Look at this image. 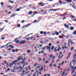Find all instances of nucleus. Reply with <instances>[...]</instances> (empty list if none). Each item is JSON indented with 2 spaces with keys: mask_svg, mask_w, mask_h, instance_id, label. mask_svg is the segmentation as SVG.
Listing matches in <instances>:
<instances>
[{
  "mask_svg": "<svg viewBox=\"0 0 76 76\" xmlns=\"http://www.w3.org/2000/svg\"><path fill=\"white\" fill-rule=\"evenodd\" d=\"M26 41L25 40H22L20 42V44H23Z\"/></svg>",
  "mask_w": 76,
  "mask_h": 76,
  "instance_id": "1",
  "label": "nucleus"
},
{
  "mask_svg": "<svg viewBox=\"0 0 76 76\" xmlns=\"http://www.w3.org/2000/svg\"><path fill=\"white\" fill-rule=\"evenodd\" d=\"M64 26H65V28H69V25H67L66 24H64Z\"/></svg>",
  "mask_w": 76,
  "mask_h": 76,
  "instance_id": "2",
  "label": "nucleus"
},
{
  "mask_svg": "<svg viewBox=\"0 0 76 76\" xmlns=\"http://www.w3.org/2000/svg\"><path fill=\"white\" fill-rule=\"evenodd\" d=\"M18 61L17 60H15L14 61H13V64H16V63H17V62H18Z\"/></svg>",
  "mask_w": 76,
  "mask_h": 76,
  "instance_id": "3",
  "label": "nucleus"
},
{
  "mask_svg": "<svg viewBox=\"0 0 76 76\" xmlns=\"http://www.w3.org/2000/svg\"><path fill=\"white\" fill-rule=\"evenodd\" d=\"M13 63H10V67H12L13 65Z\"/></svg>",
  "mask_w": 76,
  "mask_h": 76,
  "instance_id": "4",
  "label": "nucleus"
},
{
  "mask_svg": "<svg viewBox=\"0 0 76 76\" xmlns=\"http://www.w3.org/2000/svg\"><path fill=\"white\" fill-rule=\"evenodd\" d=\"M31 25V23L28 24V25H26L24 26V27L25 28H27V27H28V26H29L30 25Z\"/></svg>",
  "mask_w": 76,
  "mask_h": 76,
  "instance_id": "5",
  "label": "nucleus"
},
{
  "mask_svg": "<svg viewBox=\"0 0 76 76\" xmlns=\"http://www.w3.org/2000/svg\"><path fill=\"white\" fill-rule=\"evenodd\" d=\"M50 48H51L50 46H49L47 45V46L46 50H49V49H50Z\"/></svg>",
  "mask_w": 76,
  "mask_h": 76,
  "instance_id": "6",
  "label": "nucleus"
},
{
  "mask_svg": "<svg viewBox=\"0 0 76 76\" xmlns=\"http://www.w3.org/2000/svg\"><path fill=\"white\" fill-rule=\"evenodd\" d=\"M21 57H22V56H20L18 58V59L17 60V61H20L21 59Z\"/></svg>",
  "mask_w": 76,
  "mask_h": 76,
  "instance_id": "7",
  "label": "nucleus"
},
{
  "mask_svg": "<svg viewBox=\"0 0 76 76\" xmlns=\"http://www.w3.org/2000/svg\"><path fill=\"white\" fill-rule=\"evenodd\" d=\"M59 9H57L55 10L53 9L51 10V11H57V10H59Z\"/></svg>",
  "mask_w": 76,
  "mask_h": 76,
  "instance_id": "8",
  "label": "nucleus"
},
{
  "mask_svg": "<svg viewBox=\"0 0 76 76\" xmlns=\"http://www.w3.org/2000/svg\"><path fill=\"white\" fill-rule=\"evenodd\" d=\"M49 56L50 57V58L51 59V58H53V54H51L50 56Z\"/></svg>",
  "mask_w": 76,
  "mask_h": 76,
  "instance_id": "9",
  "label": "nucleus"
},
{
  "mask_svg": "<svg viewBox=\"0 0 76 76\" xmlns=\"http://www.w3.org/2000/svg\"><path fill=\"white\" fill-rule=\"evenodd\" d=\"M44 69L43 67H41V68L39 70V71H41V72H42V70Z\"/></svg>",
  "mask_w": 76,
  "mask_h": 76,
  "instance_id": "10",
  "label": "nucleus"
},
{
  "mask_svg": "<svg viewBox=\"0 0 76 76\" xmlns=\"http://www.w3.org/2000/svg\"><path fill=\"white\" fill-rule=\"evenodd\" d=\"M28 15H32V11H30V12H29L28 13Z\"/></svg>",
  "mask_w": 76,
  "mask_h": 76,
  "instance_id": "11",
  "label": "nucleus"
},
{
  "mask_svg": "<svg viewBox=\"0 0 76 76\" xmlns=\"http://www.w3.org/2000/svg\"><path fill=\"white\" fill-rule=\"evenodd\" d=\"M70 29L71 31H73V30L74 29V27H71L70 28Z\"/></svg>",
  "mask_w": 76,
  "mask_h": 76,
  "instance_id": "12",
  "label": "nucleus"
},
{
  "mask_svg": "<svg viewBox=\"0 0 76 76\" xmlns=\"http://www.w3.org/2000/svg\"><path fill=\"white\" fill-rule=\"evenodd\" d=\"M55 34L56 35H58V34H59L58 32H57V31H55Z\"/></svg>",
  "mask_w": 76,
  "mask_h": 76,
  "instance_id": "13",
  "label": "nucleus"
},
{
  "mask_svg": "<svg viewBox=\"0 0 76 76\" xmlns=\"http://www.w3.org/2000/svg\"><path fill=\"white\" fill-rule=\"evenodd\" d=\"M49 66L50 67H52V66H53V64H52V63H51V64H50Z\"/></svg>",
  "mask_w": 76,
  "mask_h": 76,
  "instance_id": "14",
  "label": "nucleus"
},
{
  "mask_svg": "<svg viewBox=\"0 0 76 76\" xmlns=\"http://www.w3.org/2000/svg\"><path fill=\"white\" fill-rule=\"evenodd\" d=\"M70 17H71V18H75V16L72 15H70Z\"/></svg>",
  "mask_w": 76,
  "mask_h": 76,
  "instance_id": "15",
  "label": "nucleus"
},
{
  "mask_svg": "<svg viewBox=\"0 0 76 76\" xmlns=\"http://www.w3.org/2000/svg\"><path fill=\"white\" fill-rule=\"evenodd\" d=\"M38 65V63H36L35 64H34V66L36 67Z\"/></svg>",
  "mask_w": 76,
  "mask_h": 76,
  "instance_id": "16",
  "label": "nucleus"
},
{
  "mask_svg": "<svg viewBox=\"0 0 76 76\" xmlns=\"http://www.w3.org/2000/svg\"><path fill=\"white\" fill-rule=\"evenodd\" d=\"M10 70V68H9L7 69V70L6 71V72H7L8 71H9V70Z\"/></svg>",
  "mask_w": 76,
  "mask_h": 76,
  "instance_id": "17",
  "label": "nucleus"
},
{
  "mask_svg": "<svg viewBox=\"0 0 76 76\" xmlns=\"http://www.w3.org/2000/svg\"><path fill=\"white\" fill-rule=\"evenodd\" d=\"M27 53H31V50H28L27 51Z\"/></svg>",
  "mask_w": 76,
  "mask_h": 76,
  "instance_id": "18",
  "label": "nucleus"
},
{
  "mask_svg": "<svg viewBox=\"0 0 76 76\" xmlns=\"http://www.w3.org/2000/svg\"><path fill=\"white\" fill-rule=\"evenodd\" d=\"M73 34V35H76V30L74 32Z\"/></svg>",
  "mask_w": 76,
  "mask_h": 76,
  "instance_id": "19",
  "label": "nucleus"
},
{
  "mask_svg": "<svg viewBox=\"0 0 76 76\" xmlns=\"http://www.w3.org/2000/svg\"><path fill=\"white\" fill-rule=\"evenodd\" d=\"M24 62H25V61H24V60H23V61L21 62H20V64H23V63H24Z\"/></svg>",
  "mask_w": 76,
  "mask_h": 76,
  "instance_id": "20",
  "label": "nucleus"
},
{
  "mask_svg": "<svg viewBox=\"0 0 76 76\" xmlns=\"http://www.w3.org/2000/svg\"><path fill=\"white\" fill-rule=\"evenodd\" d=\"M20 66H19V67H18L16 68V69H17V70H19V69H20Z\"/></svg>",
  "mask_w": 76,
  "mask_h": 76,
  "instance_id": "21",
  "label": "nucleus"
},
{
  "mask_svg": "<svg viewBox=\"0 0 76 76\" xmlns=\"http://www.w3.org/2000/svg\"><path fill=\"white\" fill-rule=\"evenodd\" d=\"M33 76H36V72H34L33 75Z\"/></svg>",
  "mask_w": 76,
  "mask_h": 76,
  "instance_id": "22",
  "label": "nucleus"
},
{
  "mask_svg": "<svg viewBox=\"0 0 76 76\" xmlns=\"http://www.w3.org/2000/svg\"><path fill=\"white\" fill-rule=\"evenodd\" d=\"M75 69H74V70H73L72 72H71V74H73L74 72H75Z\"/></svg>",
  "mask_w": 76,
  "mask_h": 76,
  "instance_id": "23",
  "label": "nucleus"
},
{
  "mask_svg": "<svg viewBox=\"0 0 76 76\" xmlns=\"http://www.w3.org/2000/svg\"><path fill=\"white\" fill-rule=\"evenodd\" d=\"M40 43L41 44H44V42H43V41H42L40 42Z\"/></svg>",
  "mask_w": 76,
  "mask_h": 76,
  "instance_id": "24",
  "label": "nucleus"
},
{
  "mask_svg": "<svg viewBox=\"0 0 76 76\" xmlns=\"http://www.w3.org/2000/svg\"><path fill=\"white\" fill-rule=\"evenodd\" d=\"M40 33L42 35V34H43V31H41L40 32Z\"/></svg>",
  "mask_w": 76,
  "mask_h": 76,
  "instance_id": "25",
  "label": "nucleus"
},
{
  "mask_svg": "<svg viewBox=\"0 0 76 76\" xmlns=\"http://www.w3.org/2000/svg\"><path fill=\"white\" fill-rule=\"evenodd\" d=\"M72 0H67V2H71Z\"/></svg>",
  "mask_w": 76,
  "mask_h": 76,
  "instance_id": "26",
  "label": "nucleus"
},
{
  "mask_svg": "<svg viewBox=\"0 0 76 76\" xmlns=\"http://www.w3.org/2000/svg\"><path fill=\"white\" fill-rule=\"evenodd\" d=\"M39 60L38 61V62H39L41 60H42L41 58H39Z\"/></svg>",
  "mask_w": 76,
  "mask_h": 76,
  "instance_id": "27",
  "label": "nucleus"
},
{
  "mask_svg": "<svg viewBox=\"0 0 76 76\" xmlns=\"http://www.w3.org/2000/svg\"><path fill=\"white\" fill-rule=\"evenodd\" d=\"M54 46H52V47L51 48L52 50H53L54 49Z\"/></svg>",
  "mask_w": 76,
  "mask_h": 76,
  "instance_id": "28",
  "label": "nucleus"
},
{
  "mask_svg": "<svg viewBox=\"0 0 76 76\" xmlns=\"http://www.w3.org/2000/svg\"><path fill=\"white\" fill-rule=\"evenodd\" d=\"M72 54V53H70L69 54H68V56H69V57H70V54Z\"/></svg>",
  "mask_w": 76,
  "mask_h": 76,
  "instance_id": "29",
  "label": "nucleus"
},
{
  "mask_svg": "<svg viewBox=\"0 0 76 76\" xmlns=\"http://www.w3.org/2000/svg\"><path fill=\"white\" fill-rule=\"evenodd\" d=\"M3 5H4V3L2 2L1 3V6H3Z\"/></svg>",
  "mask_w": 76,
  "mask_h": 76,
  "instance_id": "30",
  "label": "nucleus"
},
{
  "mask_svg": "<svg viewBox=\"0 0 76 76\" xmlns=\"http://www.w3.org/2000/svg\"><path fill=\"white\" fill-rule=\"evenodd\" d=\"M72 7H73V8H74V9H76V7L74 6L73 5H72Z\"/></svg>",
  "mask_w": 76,
  "mask_h": 76,
  "instance_id": "31",
  "label": "nucleus"
},
{
  "mask_svg": "<svg viewBox=\"0 0 76 76\" xmlns=\"http://www.w3.org/2000/svg\"><path fill=\"white\" fill-rule=\"evenodd\" d=\"M46 48V47L45 46V47L43 48L42 49V50H44L45 49V48Z\"/></svg>",
  "mask_w": 76,
  "mask_h": 76,
  "instance_id": "32",
  "label": "nucleus"
},
{
  "mask_svg": "<svg viewBox=\"0 0 76 76\" xmlns=\"http://www.w3.org/2000/svg\"><path fill=\"white\" fill-rule=\"evenodd\" d=\"M11 44V43H8L6 45H5V47H6V46H7V45H9V44Z\"/></svg>",
  "mask_w": 76,
  "mask_h": 76,
  "instance_id": "33",
  "label": "nucleus"
},
{
  "mask_svg": "<svg viewBox=\"0 0 76 76\" xmlns=\"http://www.w3.org/2000/svg\"><path fill=\"white\" fill-rule=\"evenodd\" d=\"M20 10V9L18 8L17 10H16V11H17V12H18V11H19Z\"/></svg>",
  "mask_w": 76,
  "mask_h": 76,
  "instance_id": "34",
  "label": "nucleus"
},
{
  "mask_svg": "<svg viewBox=\"0 0 76 76\" xmlns=\"http://www.w3.org/2000/svg\"><path fill=\"white\" fill-rule=\"evenodd\" d=\"M49 47H51V43H50L49 44Z\"/></svg>",
  "mask_w": 76,
  "mask_h": 76,
  "instance_id": "35",
  "label": "nucleus"
},
{
  "mask_svg": "<svg viewBox=\"0 0 76 76\" xmlns=\"http://www.w3.org/2000/svg\"><path fill=\"white\" fill-rule=\"evenodd\" d=\"M30 38L29 37H28L27 39V41H28V40H29V39H30Z\"/></svg>",
  "mask_w": 76,
  "mask_h": 76,
  "instance_id": "36",
  "label": "nucleus"
},
{
  "mask_svg": "<svg viewBox=\"0 0 76 76\" xmlns=\"http://www.w3.org/2000/svg\"><path fill=\"white\" fill-rule=\"evenodd\" d=\"M68 43H70V39H69L68 40Z\"/></svg>",
  "mask_w": 76,
  "mask_h": 76,
  "instance_id": "37",
  "label": "nucleus"
},
{
  "mask_svg": "<svg viewBox=\"0 0 76 76\" xmlns=\"http://www.w3.org/2000/svg\"><path fill=\"white\" fill-rule=\"evenodd\" d=\"M69 65H70V67H72V61L70 62V64Z\"/></svg>",
  "mask_w": 76,
  "mask_h": 76,
  "instance_id": "38",
  "label": "nucleus"
},
{
  "mask_svg": "<svg viewBox=\"0 0 76 76\" xmlns=\"http://www.w3.org/2000/svg\"><path fill=\"white\" fill-rule=\"evenodd\" d=\"M41 53L42 54H43V53H44V50H42Z\"/></svg>",
  "mask_w": 76,
  "mask_h": 76,
  "instance_id": "39",
  "label": "nucleus"
},
{
  "mask_svg": "<svg viewBox=\"0 0 76 76\" xmlns=\"http://www.w3.org/2000/svg\"><path fill=\"white\" fill-rule=\"evenodd\" d=\"M24 22H25V20H22L21 21V23H24Z\"/></svg>",
  "mask_w": 76,
  "mask_h": 76,
  "instance_id": "40",
  "label": "nucleus"
},
{
  "mask_svg": "<svg viewBox=\"0 0 76 76\" xmlns=\"http://www.w3.org/2000/svg\"><path fill=\"white\" fill-rule=\"evenodd\" d=\"M63 14L64 15V16H66V15H67V14L66 13H64Z\"/></svg>",
  "mask_w": 76,
  "mask_h": 76,
  "instance_id": "41",
  "label": "nucleus"
},
{
  "mask_svg": "<svg viewBox=\"0 0 76 76\" xmlns=\"http://www.w3.org/2000/svg\"><path fill=\"white\" fill-rule=\"evenodd\" d=\"M59 2L60 4H62V1H59Z\"/></svg>",
  "mask_w": 76,
  "mask_h": 76,
  "instance_id": "42",
  "label": "nucleus"
},
{
  "mask_svg": "<svg viewBox=\"0 0 76 76\" xmlns=\"http://www.w3.org/2000/svg\"><path fill=\"white\" fill-rule=\"evenodd\" d=\"M18 51V49H15V51L16 52H17V51Z\"/></svg>",
  "mask_w": 76,
  "mask_h": 76,
  "instance_id": "43",
  "label": "nucleus"
},
{
  "mask_svg": "<svg viewBox=\"0 0 76 76\" xmlns=\"http://www.w3.org/2000/svg\"><path fill=\"white\" fill-rule=\"evenodd\" d=\"M28 68L29 69H31V67H30V66H29L28 67Z\"/></svg>",
  "mask_w": 76,
  "mask_h": 76,
  "instance_id": "44",
  "label": "nucleus"
},
{
  "mask_svg": "<svg viewBox=\"0 0 76 76\" xmlns=\"http://www.w3.org/2000/svg\"><path fill=\"white\" fill-rule=\"evenodd\" d=\"M42 4V3H39L38 4L39 5H41V4Z\"/></svg>",
  "mask_w": 76,
  "mask_h": 76,
  "instance_id": "45",
  "label": "nucleus"
},
{
  "mask_svg": "<svg viewBox=\"0 0 76 76\" xmlns=\"http://www.w3.org/2000/svg\"><path fill=\"white\" fill-rule=\"evenodd\" d=\"M20 24H18V28H20Z\"/></svg>",
  "mask_w": 76,
  "mask_h": 76,
  "instance_id": "46",
  "label": "nucleus"
},
{
  "mask_svg": "<svg viewBox=\"0 0 76 76\" xmlns=\"http://www.w3.org/2000/svg\"><path fill=\"white\" fill-rule=\"evenodd\" d=\"M19 42V40H18L16 42V43H17V44H18V43Z\"/></svg>",
  "mask_w": 76,
  "mask_h": 76,
  "instance_id": "47",
  "label": "nucleus"
},
{
  "mask_svg": "<svg viewBox=\"0 0 76 76\" xmlns=\"http://www.w3.org/2000/svg\"><path fill=\"white\" fill-rule=\"evenodd\" d=\"M70 43L71 44H75V42H73L72 41H71Z\"/></svg>",
  "mask_w": 76,
  "mask_h": 76,
  "instance_id": "48",
  "label": "nucleus"
},
{
  "mask_svg": "<svg viewBox=\"0 0 76 76\" xmlns=\"http://www.w3.org/2000/svg\"><path fill=\"white\" fill-rule=\"evenodd\" d=\"M45 63L47 64V63H48V61H45Z\"/></svg>",
  "mask_w": 76,
  "mask_h": 76,
  "instance_id": "49",
  "label": "nucleus"
},
{
  "mask_svg": "<svg viewBox=\"0 0 76 76\" xmlns=\"http://www.w3.org/2000/svg\"><path fill=\"white\" fill-rule=\"evenodd\" d=\"M44 34L45 35H46V31H44Z\"/></svg>",
  "mask_w": 76,
  "mask_h": 76,
  "instance_id": "50",
  "label": "nucleus"
},
{
  "mask_svg": "<svg viewBox=\"0 0 76 76\" xmlns=\"http://www.w3.org/2000/svg\"><path fill=\"white\" fill-rule=\"evenodd\" d=\"M29 72H30L29 71H28V72H26V74H28V73Z\"/></svg>",
  "mask_w": 76,
  "mask_h": 76,
  "instance_id": "51",
  "label": "nucleus"
},
{
  "mask_svg": "<svg viewBox=\"0 0 76 76\" xmlns=\"http://www.w3.org/2000/svg\"><path fill=\"white\" fill-rule=\"evenodd\" d=\"M34 13L35 14H38V12H37V11H35Z\"/></svg>",
  "mask_w": 76,
  "mask_h": 76,
  "instance_id": "52",
  "label": "nucleus"
},
{
  "mask_svg": "<svg viewBox=\"0 0 76 76\" xmlns=\"http://www.w3.org/2000/svg\"><path fill=\"white\" fill-rule=\"evenodd\" d=\"M45 58H43V61H45Z\"/></svg>",
  "mask_w": 76,
  "mask_h": 76,
  "instance_id": "53",
  "label": "nucleus"
},
{
  "mask_svg": "<svg viewBox=\"0 0 76 76\" xmlns=\"http://www.w3.org/2000/svg\"><path fill=\"white\" fill-rule=\"evenodd\" d=\"M60 16H64V15H63V14H61L60 15Z\"/></svg>",
  "mask_w": 76,
  "mask_h": 76,
  "instance_id": "54",
  "label": "nucleus"
},
{
  "mask_svg": "<svg viewBox=\"0 0 76 76\" xmlns=\"http://www.w3.org/2000/svg\"><path fill=\"white\" fill-rule=\"evenodd\" d=\"M37 20H34V23H35V22H37Z\"/></svg>",
  "mask_w": 76,
  "mask_h": 76,
  "instance_id": "55",
  "label": "nucleus"
},
{
  "mask_svg": "<svg viewBox=\"0 0 76 76\" xmlns=\"http://www.w3.org/2000/svg\"><path fill=\"white\" fill-rule=\"evenodd\" d=\"M74 49V48H73V47L71 49V51H72V50H73Z\"/></svg>",
  "mask_w": 76,
  "mask_h": 76,
  "instance_id": "56",
  "label": "nucleus"
},
{
  "mask_svg": "<svg viewBox=\"0 0 76 76\" xmlns=\"http://www.w3.org/2000/svg\"><path fill=\"white\" fill-rule=\"evenodd\" d=\"M71 68H72V70H73V69H74V66H71Z\"/></svg>",
  "mask_w": 76,
  "mask_h": 76,
  "instance_id": "57",
  "label": "nucleus"
},
{
  "mask_svg": "<svg viewBox=\"0 0 76 76\" xmlns=\"http://www.w3.org/2000/svg\"><path fill=\"white\" fill-rule=\"evenodd\" d=\"M12 52L14 53H15V50L13 49V50Z\"/></svg>",
  "mask_w": 76,
  "mask_h": 76,
  "instance_id": "58",
  "label": "nucleus"
},
{
  "mask_svg": "<svg viewBox=\"0 0 76 76\" xmlns=\"http://www.w3.org/2000/svg\"><path fill=\"white\" fill-rule=\"evenodd\" d=\"M4 47H5V45H4L3 46L1 47V48H4Z\"/></svg>",
  "mask_w": 76,
  "mask_h": 76,
  "instance_id": "59",
  "label": "nucleus"
},
{
  "mask_svg": "<svg viewBox=\"0 0 76 76\" xmlns=\"http://www.w3.org/2000/svg\"><path fill=\"white\" fill-rule=\"evenodd\" d=\"M12 72H15V70H11Z\"/></svg>",
  "mask_w": 76,
  "mask_h": 76,
  "instance_id": "60",
  "label": "nucleus"
},
{
  "mask_svg": "<svg viewBox=\"0 0 76 76\" xmlns=\"http://www.w3.org/2000/svg\"><path fill=\"white\" fill-rule=\"evenodd\" d=\"M40 66H38V67H37V68L38 69H39V68H40Z\"/></svg>",
  "mask_w": 76,
  "mask_h": 76,
  "instance_id": "61",
  "label": "nucleus"
},
{
  "mask_svg": "<svg viewBox=\"0 0 76 76\" xmlns=\"http://www.w3.org/2000/svg\"><path fill=\"white\" fill-rule=\"evenodd\" d=\"M53 66H54V67H56V64H54L53 65Z\"/></svg>",
  "mask_w": 76,
  "mask_h": 76,
  "instance_id": "62",
  "label": "nucleus"
},
{
  "mask_svg": "<svg viewBox=\"0 0 76 76\" xmlns=\"http://www.w3.org/2000/svg\"><path fill=\"white\" fill-rule=\"evenodd\" d=\"M64 73H65V72H64L62 74V76H63V75H64Z\"/></svg>",
  "mask_w": 76,
  "mask_h": 76,
  "instance_id": "63",
  "label": "nucleus"
},
{
  "mask_svg": "<svg viewBox=\"0 0 76 76\" xmlns=\"http://www.w3.org/2000/svg\"><path fill=\"white\" fill-rule=\"evenodd\" d=\"M14 3V1H11V3L12 4V3Z\"/></svg>",
  "mask_w": 76,
  "mask_h": 76,
  "instance_id": "64",
  "label": "nucleus"
}]
</instances>
